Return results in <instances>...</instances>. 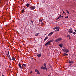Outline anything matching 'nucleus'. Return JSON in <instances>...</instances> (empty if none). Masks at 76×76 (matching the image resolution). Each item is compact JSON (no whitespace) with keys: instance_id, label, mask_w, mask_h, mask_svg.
Returning a JSON list of instances; mask_svg holds the SVG:
<instances>
[{"instance_id":"f257e3e1","label":"nucleus","mask_w":76,"mask_h":76,"mask_svg":"<svg viewBox=\"0 0 76 76\" xmlns=\"http://www.w3.org/2000/svg\"><path fill=\"white\" fill-rule=\"evenodd\" d=\"M61 40H62V39L61 38H59L58 39H57L55 40V42H58V41H61Z\"/></svg>"},{"instance_id":"f03ea898","label":"nucleus","mask_w":76,"mask_h":76,"mask_svg":"<svg viewBox=\"0 0 76 76\" xmlns=\"http://www.w3.org/2000/svg\"><path fill=\"white\" fill-rule=\"evenodd\" d=\"M29 9H31V10H34V9H35V7L32 6L30 7L29 8Z\"/></svg>"},{"instance_id":"7ed1b4c3","label":"nucleus","mask_w":76,"mask_h":76,"mask_svg":"<svg viewBox=\"0 0 76 76\" xmlns=\"http://www.w3.org/2000/svg\"><path fill=\"white\" fill-rule=\"evenodd\" d=\"M63 50L64 53H68V51H69L67 48H65Z\"/></svg>"},{"instance_id":"20e7f679","label":"nucleus","mask_w":76,"mask_h":76,"mask_svg":"<svg viewBox=\"0 0 76 76\" xmlns=\"http://www.w3.org/2000/svg\"><path fill=\"white\" fill-rule=\"evenodd\" d=\"M35 72L36 73H37L38 75H40V73H39V71L38 70V69H35Z\"/></svg>"},{"instance_id":"39448f33","label":"nucleus","mask_w":76,"mask_h":76,"mask_svg":"<svg viewBox=\"0 0 76 76\" xmlns=\"http://www.w3.org/2000/svg\"><path fill=\"white\" fill-rule=\"evenodd\" d=\"M50 42H49L48 41L45 44V46H47L48 45H50Z\"/></svg>"},{"instance_id":"423d86ee","label":"nucleus","mask_w":76,"mask_h":76,"mask_svg":"<svg viewBox=\"0 0 76 76\" xmlns=\"http://www.w3.org/2000/svg\"><path fill=\"white\" fill-rule=\"evenodd\" d=\"M53 33H54L53 32L50 33L48 35V37H49L50 35H52L53 34Z\"/></svg>"},{"instance_id":"0eeeda50","label":"nucleus","mask_w":76,"mask_h":76,"mask_svg":"<svg viewBox=\"0 0 76 76\" xmlns=\"http://www.w3.org/2000/svg\"><path fill=\"white\" fill-rule=\"evenodd\" d=\"M59 28H60L59 27L56 26V27H55V28H53V29L54 30H55V29H59Z\"/></svg>"},{"instance_id":"6e6552de","label":"nucleus","mask_w":76,"mask_h":76,"mask_svg":"<svg viewBox=\"0 0 76 76\" xmlns=\"http://www.w3.org/2000/svg\"><path fill=\"white\" fill-rule=\"evenodd\" d=\"M41 69H42V70H45V67L42 66L41 67Z\"/></svg>"},{"instance_id":"1a4fd4ad","label":"nucleus","mask_w":76,"mask_h":76,"mask_svg":"<svg viewBox=\"0 0 76 76\" xmlns=\"http://www.w3.org/2000/svg\"><path fill=\"white\" fill-rule=\"evenodd\" d=\"M37 57H39H39H40L41 56V54H38L37 55Z\"/></svg>"},{"instance_id":"9d476101","label":"nucleus","mask_w":76,"mask_h":76,"mask_svg":"<svg viewBox=\"0 0 76 76\" xmlns=\"http://www.w3.org/2000/svg\"><path fill=\"white\" fill-rule=\"evenodd\" d=\"M18 66L20 67V68H22V67H21V64H20V63H19V64H18Z\"/></svg>"},{"instance_id":"9b49d317","label":"nucleus","mask_w":76,"mask_h":76,"mask_svg":"<svg viewBox=\"0 0 76 76\" xmlns=\"http://www.w3.org/2000/svg\"><path fill=\"white\" fill-rule=\"evenodd\" d=\"M59 46L60 47H61V48H62V47H63V44H61L60 45H59Z\"/></svg>"},{"instance_id":"f8f14e48","label":"nucleus","mask_w":76,"mask_h":76,"mask_svg":"<svg viewBox=\"0 0 76 76\" xmlns=\"http://www.w3.org/2000/svg\"><path fill=\"white\" fill-rule=\"evenodd\" d=\"M68 56V54L65 53H64L63 56Z\"/></svg>"},{"instance_id":"ddd939ff","label":"nucleus","mask_w":76,"mask_h":76,"mask_svg":"<svg viewBox=\"0 0 76 76\" xmlns=\"http://www.w3.org/2000/svg\"><path fill=\"white\" fill-rule=\"evenodd\" d=\"M53 41H54V39H53L50 40V41H49V42L50 43V42H53Z\"/></svg>"},{"instance_id":"4468645a","label":"nucleus","mask_w":76,"mask_h":76,"mask_svg":"<svg viewBox=\"0 0 76 76\" xmlns=\"http://www.w3.org/2000/svg\"><path fill=\"white\" fill-rule=\"evenodd\" d=\"M69 31L68 32L69 33H73V31H71V30H70V29H69Z\"/></svg>"},{"instance_id":"2eb2a0df","label":"nucleus","mask_w":76,"mask_h":76,"mask_svg":"<svg viewBox=\"0 0 76 76\" xmlns=\"http://www.w3.org/2000/svg\"><path fill=\"white\" fill-rule=\"evenodd\" d=\"M39 34V33H37L35 34V36L36 37H37V36H38V35Z\"/></svg>"},{"instance_id":"dca6fc26","label":"nucleus","mask_w":76,"mask_h":76,"mask_svg":"<svg viewBox=\"0 0 76 76\" xmlns=\"http://www.w3.org/2000/svg\"><path fill=\"white\" fill-rule=\"evenodd\" d=\"M73 61H69V63L71 64V63H73Z\"/></svg>"},{"instance_id":"f3484780","label":"nucleus","mask_w":76,"mask_h":76,"mask_svg":"<svg viewBox=\"0 0 76 76\" xmlns=\"http://www.w3.org/2000/svg\"><path fill=\"white\" fill-rule=\"evenodd\" d=\"M47 39H48V37H46L45 38V39H44V41L46 40Z\"/></svg>"},{"instance_id":"a211bd4d","label":"nucleus","mask_w":76,"mask_h":76,"mask_svg":"<svg viewBox=\"0 0 76 76\" xmlns=\"http://www.w3.org/2000/svg\"><path fill=\"white\" fill-rule=\"evenodd\" d=\"M46 64H45V63H44V66L45 67H47V66H46Z\"/></svg>"},{"instance_id":"6ab92c4d","label":"nucleus","mask_w":76,"mask_h":76,"mask_svg":"<svg viewBox=\"0 0 76 76\" xmlns=\"http://www.w3.org/2000/svg\"><path fill=\"white\" fill-rule=\"evenodd\" d=\"M60 31V30L59 29H57L55 30V32H57V31Z\"/></svg>"},{"instance_id":"aec40b11","label":"nucleus","mask_w":76,"mask_h":76,"mask_svg":"<svg viewBox=\"0 0 76 76\" xmlns=\"http://www.w3.org/2000/svg\"><path fill=\"white\" fill-rule=\"evenodd\" d=\"M29 4H26V6L27 7H29Z\"/></svg>"},{"instance_id":"412c9836","label":"nucleus","mask_w":76,"mask_h":76,"mask_svg":"<svg viewBox=\"0 0 76 76\" xmlns=\"http://www.w3.org/2000/svg\"><path fill=\"white\" fill-rule=\"evenodd\" d=\"M60 16H59L57 19L56 20H58L59 19H60Z\"/></svg>"},{"instance_id":"4be33fe9","label":"nucleus","mask_w":76,"mask_h":76,"mask_svg":"<svg viewBox=\"0 0 76 76\" xmlns=\"http://www.w3.org/2000/svg\"><path fill=\"white\" fill-rule=\"evenodd\" d=\"M12 60H15V58H14L12 57Z\"/></svg>"},{"instance_id":"5701e85b","label":"nucleus","mask_w":76,"mask_h":76,"mask_svg":"<svg viewBox=\"0 0 76 76\" xmlns=\"http://www.w3.org/2000/svg\"><path fill=\"white\" fill-rule=\"evenodd\" d=\"M23 12H24V9H23L22 10L21 12L22 13H23Z\"/></svg>"},{"instance_id":"b1692460","label":"nucleus","mask_w":76,"mask_h":76,"mask_svg":"<svg viewBox=\"0 0 76 76\" xmlns=\"http://www.w3.org/2000/svg\"><path fill=\"white\" fill-rule=\"evenodd\" d=\"M66 11L67 13H68V14H70V13H69V11H68L67 10H66Z\"/></svg>"},{"instance_id":"393cba45","label":"nucleus","mask_w":76,"mask_h":76,"mask_svg":"<svg viewBox=\"0 0 76 76\" xmlns=\"http://www.w3.org/2000/svg\"><path fill=\"white\" fill-rule=\"evenodd\" d=\"M26 64H23V66H24V67H26Z\"/></svg>"},{"instance_id":"a878e982","label":"nucleus","mask_w":76,"mask_h":76,"mask_svg":"<svg viewBox=\"0 0 76 76\" xmlns=\"http://www.w3.org/2000/svg\"><path fill=\"white\" fill-rule=\"evenodd\" d=\"M76 34V33L75 32H74L73 33V34L74 35H75Z\"/></svg>"},{"instance_id":"bb28decb","label":"nucleus","mask_w":76,"mask_h":76,"mask_svg":"<svg viewBox=\"0 0 76 76\" xmlns=\"http://www.w3.org/2000/svg\"><path fill=\"white\" fill-rule=\"evenodd\" d=\"M45 69L46 71L48 69H47V67H45Z\"/></svg>"},{"instance_id":"cd10ccee","label":"nucleus","mask_w":76,"mask_h":76,"mask_svg":"<svg viewBox=\"0 0 76 76\" xmlns=\"http://www.w3.org/2000/svg\"><path fill=\"white\" fill-rule=\"evenodd\" d=\"M60 18H63V16H62L61 15H60Z\"/></svg>"},{"instance_id":"c85d7f7f","label":"nucleus","mask_w":76,"mask_h":76,"mask_svg":"<svg viewBox=\"0 0 76 76\" xmlns=\"http://www.w3.org/2000/svg\"><path fill=\"white\" fill-rule=\"evenodd\" d=\"M62 11L63 12V13H64V14L65 13V12H64V11H63V10H62Z\"/></svg>"},{"instance_id":"c756f323","label":"nucleus","mask_w":76,"mask_h":76,"mask_svg":"<svg viewBox=\"0 0 76 76\" xmlns=\"http://www.w3.org/2000/svg\"><path fill=\"white\" fill-rule=\"evenodd\" d=\"M66 37H70V35H67V36H66Z\"/></svg>"},{"instance_id":"7c9ffc66","label":"nucleus","mask_w":76,"mask_h":76,"mask_svg":"<svg viewBox=\"0 0 76 76\" xmlns=\"http://www.w3.org/2000/svg\"><path fill=\"white\" fill-rule=\"evenodd\" d=\"M8 54L10 56V55H9V51L8 52Z\"/></svg>"},{"instance_id":"2f4dec72","label":"nucleus","mask_w":76,"mask_h":76,"mask_svg":"<svg viewBox=\"0 0 76 76\" xmlns=\"http://www.w3.org/2000/svg\"><path fill=\"white\" fill-rule=\"evenodd\" d=\"M42 20H40V22H42Z\"/></svg>"},{"instance_id":"473e14b6","label":"nucleus","mask_w":76,"mask_h":76,"mask_svg":"<svg viewBox=\"0 0 76 76\" xmlns=\"http://www.w3.org/2000/svg\"><path fill=\"white\" fill-rule=\"evenodd\" d=\"M65 18H68V16H67L66 17H65Z\"/></svg>"},{"instance_id":"72a5a7b5","label":"nucleus","mask_w":76,"mask_h":76,"mask_svg":"<svg viewBox=\"0 0 76 76\" xmlns=\"http://www.w3.org/2000/svg\"><path fill=\"white\" fill-rule=\"evenodd\" d=\"M7 57H9V55L7 54Z\"/></svg>"},{"instance_id":"f704fd0d","label":"nucleus","mask_w":76,"mask_h":76,"mask_svg":"<svg viewBox=\"0 0 76 76\" xmlns=\"http://www.w3.org/2000/svg\"><path fill=\"white\" fill-rule=\"evenodd\" d=\"M31 22L32 23H33V21H31Z\"/></svg>"},{"instance_id":"c9c22d12","label":"nucleus","mask_w":76,"mask_h":76,"mask_svg":"<svg viewBox=\"0 0 76 76\" xmlns=\"http://www.w3.org/2000/svg\"><path fill=\"white\" fill-rule=\"evenodd\" d=\"M10 61H12V59H11V58H10Z\"/></svg>"},{"instance_id":"e433bc0d","label":"nucleus","mask_w":76,"mask_h":76,"mask_svg":"<svg viewBox=\"0 0 76 76\" xmlns=\"http://www.w3.org/2000/svg\"><path fill=\"white\" fill-rule=\"evenodd\" d=\"M72 66V64H70L69 65V66Z\"/></svg>"},{"instance_id":"4c0bfd02","label":"nucleus","mask_w":76,"mask_h":76,"mask_svg":"<svg viewBox=\"0 0 76 76\" xmlns=\"http://www.w3.org/2000/svg\"><path fill=\"white\" fill-rule=\"evenodd\" d=\"M70 29L71 30V31H73V30H72V28H70Z\"/></svg>"},{"instance_id":"58836bf2","label":"nucleus","mask_w":76,"mask_h":76,"mask_svg":"<svg viewBox=\"0 0 76 76\" xmlns=\"http://www.w3.org/2000/svg\"><path fill=\"white\" fill-rule=\"evenodd\" d=\"M69 39H70V37H69Z\"/></svg>"},{"instance_id":"ea45409f","label":"nucleus","mask_w":76,"mask_h":76,"mask_svg":"<svg viewBox=\"0 0 76 76\" xmlns=\"http://www.w3.org/2000/svg\"><path fill=\"white\" fill-rule=\"evenodd\" d=\"M74 31L75 32H76V30H75Z\"/></svg>"},{"instance_id":"a19ab883","label":"nucleus","mask_w":76,"mask_h":76,"mask_svg":"<svg viewBox=\"0 0 76 76\" xmlns=\"http://www.w3.org/2000/svg\"><path fill=\"white\" fill-rule=\"evenodd\" d=\"M30 73H32V72H31H31Z\"/></svg>"},{"instance_id":"79ce46f5","label":"nucleus","mask_w":76,"mask_h":76,"mask_svg":"<svg viewBox=\"0 0 76 76\" xmlns=\"http://www.w3.org/2000/svg\"><path fill=\"white\" fill-rule=\"evenodd\" d=\"M32 59H33V58H31Z\"/></svg>"},{"instance_id":"37998d69","label":"nucleus","mask_w":76,"mask_h":76,"mask_svg":"<svg viewBox=\"0 0 76 76\" xmlns=\"http://www.w3.org/2000/svg\"><path fill=\"white\" fill-rule=\"evenodd\" d=\"M48 76H50V75H48Z\"/></svg>"},{"instance_id":"c03bdc74","label":"nucleus","mask_w":76,"mask_h":76,"mask_svg":"<svg viewBox=\"0 0 76 76\" xmlns=\"http://www.w3.org/2000/svg\"><path fill=\"white\" fill-rule=\"evenodd\" d=\"M1 0H0V2Z\"/></svg>"}]
</instances>
